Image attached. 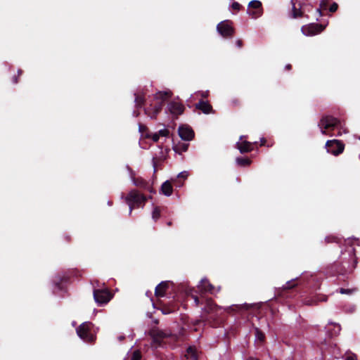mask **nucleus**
Instances as JSON below:
<instances>
[{"label":"nucleus","instance_id":"obj_1","mask_svg":"<svg viewBox=\"0 0 360 360\" xmlns=\"http://www.w3.org/2000/svg\"><path fill=\"white\" fill-rule=\"evenodd\" d=\"M146 200L145 197L136 191H131L126 197V201L129 206V212L132 211L134 205H139L143 203Z\"/></svg>","mask_w":360,"mask_h":360},{"label":"nucleus","instance_id":"obj_2","mask_svg":"<svg viewBox=\"0 0 360 360\" xmlns=\"http://www.w3.org/2000/svg\"><path fill=\"white\" fill-rule=\"evenodd\" d=\"M91 325L90 322H85L81 324L77 329L79 337L86 342H93L94 340V335L89 333Z\"/></svg>","mask_w":360,"mask_h":360},{"label":"nucleus","instance_id":"obj_3","mask_svg":"<svg viewBox=\"0 0 360 360\" xmlns=\"http://www.w3.org/2000/svg\"><path fill=\"white\" fill-rule=\"evenodd\" d=\"M339 123V121L332 117H323L320 122V127L323 134H327L328 131L333 129Z\"/></svg>","mask_w":360,"mask_h":360},{"label":"nucleus","instance_id":"obj_4","mask_svg":"<svg viewBox=\"0 0 360 360\" xmlns=\"http://www.w3.org/2000/svg\"><path fill=\"white\" fill-rule=\"evenodd\" d=\"M94 297L98 304H102L108 302L112 298V295L107 289L96 290L94 292Z\"/></svg>","mask_w":360,"mask_h":360},{"label":"nucleus","instance_id":"obj_5","mask_svg":"<svg viewBox=\"0 0 360 360\" xmlns=\"http://www.w3.org/2000/svg\"><path fill=\"white\" fill-rule=\"evenodd\" d=\"M326 148L329 153L337 155L342 153L344 145L338 140H331L327 141Z\"/></svg>","mask_w":360,"mask_h":360},{"label":"nucleus","instance_id":"obj_6","mask_svg":"<svg viewBox=\"0 0 360 360\" xmlns=\"http://www.w3.org/2000/svg\"><path fill=\"white\" fill-rule=\"evenodd\" d=\"M324 27L318 24H309L302 27V32L306 36H313L322 32Z\"/></svg>","mask_w":360,"mask_h":360},{"label":"nucleus","instance_id":"obj_7","mask_svg":"<svg viewBox=\"0 0 360 360\" xmlns=\"http://www.w3.org/2000/svg\"><path fill=\"white\" fill-rule=\"evenodd\" d=\"M262 4L259 1L253 0L248 4V14L255 18L262 15Z\"/></svg>","mask_w":360,"mask_h":360},{"label":"nucleus","instance_id":"obj_8","mask_svg":"<svg viewBox=\"0 0 360 360\" xmlns=\"http://www.w3.org/2000/svg\"><path fill=\"white\" fill-rule=\"evenodd\" d=\"M217 31L223 36V37H229L233 34V30L231 25L230 22L229 21H223L218 24L217 27Z\"/></svg>","mask_w":360,"mask_h":360},{"label":"nucleus","instance_id":"obj_9","mask_svg":"<svg viewBox=\"0 0 360 360\" xmlns=\"http://www.w3.org/2000/svg\"><path fill=\"white\" fill-rule=\"evenodd\" d=\"M179 134L180 137L186 141L191 140L194 136V132L188 126L183 125L179 128Z\"/></svg>","mask_w":360,"mask_h":360},{"label":"nucleus","instance_id":"obj_10","mask_svg":"<svg viewBox=\"0 0 360 360\" xmlns=\"http://www.w3.org/2000/svg\"><path fill=\"white\" fill-rule=\"evenodd\" d=\"M168 109L172 114L179 115L183 113L184 107L177 102H172L169 104Z\"/></svg>","mask_w":360,"mask_h":360},{"label":"nucleus","instance_id":"obj_11","mask_svg":"<svg viewBox=\"0 0 360 360\" xmlns=\"http://www.w3.org/2000/svg\"><path fill=\"white\" fill-rule=\"evenodd\" d=\"M237 146L240 153H247L252 150V143L245 140L240 137V141L237 143Z\"/></svg>","mask_w":360,"mask_h":360},{"label":"nucleus","instance_id":"obj_12","mask_svg":"<svg viewBox=\"0 0 360 360\" xmlns=\"http://www.w3.org/2000/svg\"><path fill=\"white\" fill-rule=\"evenodd\" d=\"M150 334L153 340V342L157 344L160 342L161 339H162L163 338H165L166 336L163 332H162L158 329L152 330Z\"/></svg>","mask_w":360,"mask_h":360},{"label":"nucleus","instance_id":"obj_13","mask_svg":"<svg viewBox=\"0 0 360 360\" xmlns=\"http://www.w3.org/2000/svg\"><path fill=\"white\" fill-rule=\"evenodd\" d=\"M167 288L168 283L167 282L160 283L155 288V295L157 297H163Z\"/></svg>","mask_w":360,"mask_h":360},{"label":"nucleus","instance_id":"obj_14","mask_svg":"<svg viewBox=\"0 0 360 360\" xmlns=\"http://www.w3.org/2000/svg\"><path fill=\"white\" fill-rule=\"evenodd\" d=\"M198 288L202 291L212 292L214 288L209 281L205 278L201 280Z\"/></svg>","mask_w":360,"mask_h":360},{"label":"nucleus","instance_id":"obj_15","mask_svg":"<svg viewBox=\"0 0 360 360\" xmlns=\"http://www.w3.org/2000/svg\"><path fill=\"white\" fill-rule=\"evenodd\" d=\"M196 108L201 110L204 113L208 114L212 112V106L205 101H200L196 105Z\"/></svg>","mask_w":360,"mask_h":360},{"label":"nucleus","instance_id":"obj_16","mask_svg":"<svg viewBox=\"0 0 360 360\" xmlns=\"http://www.w3.org/2000/svg\"><path fill=\"white\" fill-rule=\"evenodd\" d=\"M171 96L172 92L169 90L165 91H159L155 94V99L158 101H163L164 100L171 97Z\"/></svg>","mask_w":360,"mask_h":360},{"label":"nucleus","instance_id":"obj_17","mask_svg":"<svg viewBox=\"0 0 360 360\" xmlns=\"http://www.w3.org/2000/svg\"><path fill=\"white\" fill-rule=\"evenodd\" d=\"M162 192L165 195H170L172 193V186L170 184V182L169 181H166L165 182L162 186Z\"/></svg>","mask_w":360,"mask_h":360},{"label":"nucleus","instance_id":"obj_18","mask_svg":"<svg viewBox=\"0 0 360 360\" xmlns=\"http://www.w3.org/2000/svg\"><path fill=\"white\" fill-rule=\"evenodd\" d=\"M186 356L188 358L192 359V360H197L198 356L196 349L193 347H188L187 349Z\"/></svg>","mask_w":360,"mask_h":360},{"label":"nucleus","instance_id":"obj_19","mask_svg":"<svg viewBox=\"0 0 360 360\" xmlns=\"http://www.w3.org/2000/svg\"><path fill=\"white\" fill-rule=\"evenodd\" d=\"M236 161L238 165H243V166L248 165L250 164V160L248 159L238 158V159H237Z\"/></svg>","mask_w":360,"mask_h":360},{"label":"nucleus","instance_id":"obj_20","mask_svg":"<svg viewBox=\"0 0 360 360\" xmlns=\"http://www.w3.org/2000/svg\"><path fill=\"white\" fill-rule=\"evenodd\" d=\"M292 2L293 4V17L297 18L301 16L302 13L296 8V3H295L293 1Z\"/></svg>","mask_w":360,"mask_h":360},{"label":"nucleus","instance_id":"obj_21","mask_svg":"<svg viewBox=\"0 0 360 360\" xmlns=\"http://www.w3.org/2000/svg\"><path fill=\"white\" fill-rule=\"evenodd\" d=\"M160 216V210L158 207H155L153 212L152 217L154 219H158Z\"/></svg>","mask_w":360,"mask_h":360},{"label":"nucleus","instance_id":"obj_22","mask_svg":"<svg viewBox=\"0 0 360 360\" xmlns=\"http://www.w3.org/2000/svg\"><path fill=\"white\" fill-rule=\"evenodd\" d=\"M264 340V335L257 329L256 330V340L262 342Z\"/></svg>","mask_w":360,"mask_h":360},{"label":"nucleus","instance_id":"obj_23","mask_svg":"<svg viewBox=\"0 0 360 360\" xmlns=\"http://www.w3.org/2000/svg\"><path fill=\"white\" fill-rule=\"evenodd\" d=\"M161 108H162V103L157 102V103H155L154 108L152 109L154 115H156L158 112H159L160 110H161Z\"/></svg>","mask_w":360,"mask_h":360},{"label":"nucleus","instance_id":"obj_24","mask_svg":"<svg viewBox=\"0 0 360 360\" xmlns=\"http://www.w3.org/2000/svg\"><path fill=\"white\" fill-rule=\"evenodd\" d=\"M141 355L139 351H134L131 357V360H141Z\"/></svg>","mask_w":360,"mask_h":360},{"label":"nucleus","instance_id":"obj_25","mask_svg":"<svg viewBox=\"0 0 360 360\" xmlns=\"http://www.w3.org/2000/svg\"><path fill=\"white\" fill-rule=\"evenodd\" d=\"M159 134V137H166L169 134V131L166 129H161L158 133Z\"/></svg>","mask_w":360,"mask_h":360},{"label":"nucleus","instance_id":"obj_26","mask_svg":"<svg viewBox=\"0 0 360 360\" xmlns=\"http://www.w3.org/2000/svg\"><path fill=\"white\" fill-rule=\"evenodd\" d=\"M207 308L205 309L207 312H210L213 310L214 306L211 300L207 301Z\"/></svg>","mask_w":360,"mask_h":360},{"label":"nucleus","instance_id":"obj_27","mask_svg":"<svg viewBox=\"0 0 360 360\" xmlns=\"http://www.w3.org/2000/svg\"><path fill=\"white\" fill-rule=\"evenodd\" d=\"M231 8L234 10L238 11L240 8V5L238 2H234L232 4Z\"/></svg>","mask_w":360,"mask_h":360},{"label":"nucleus","instance_id":"obj_28","mask_svg":"<svg viewBox=\"0 0 360 360\" xmlns=\"http://www.w3.org/2000/svg\"><path fill=\"white\" fill-rule=\"evenodd\" d=\"M159 139H160V137H159L158 134L155 133V134H153L152 139L154 142L158 141Z\"/></svg>","mask_w":360,"mask_h":360},{"label":"nucleus","instance_id":"obj_29","mask_svg":"<svg viewBox=\"0 0 360 360\" xmlns=\"http://www.w3.org/2000/svg\"><path fill=\"white\" fill-rule=\"evenodd\" d=\"M345 360H356V356L354 354H349L346 356Z\"/></svg>","mask_w":360,"mask_h":360},{"label":"nucleus","instance_id":"obj_30","mask_svg":"<svg viewBox=\"0 0 360 360\" xmlns=\"http://www.w3.org/2000/svg\"><path fill=\"white\" fill-rule=\"evenodd\" d=\"M179 177L186 179L188 176V172H182L179 174Z\"/></svg>","mask_w":360,"mask_h":360},{"label":"nucleus","instance_id":"obj_31","mask_svg":"<svg viewBox=\"0 0 360 360\" xmlns=\"http://www.w3.org/2000/svg\"><path fill=\"white\" fill-rule=\"evenodd\" d=\"M338 9V5L336 4H333L330 8V11L331 12H335L336 10Z\"/></svg>","mask_w":360,"mask_h":360},{"label":"nucleus","instance_id":"obj_32","mask_svg":"<svg viewBox=\"0 0 360 360\" xmlns=\"http://www.w3.org/2000/svg\"><path fill=\"white\" fill-rule=\"evenodd\" d=\"M351 292V290H346V289H343V288H341V289H340V292H341L342 294L349 293V292Z\"/></svg>","mask_w":360,"mask_h":360},{"label":"nucleus","instance_id":"obj_33","mask_svg":"<svg viewBox=\"0 0 360 360\" xmlns=\"http://www.w3.org/2000/svg\"><path fill=\"white\" fill-rule=\"evenodd\" d=\"M134 184H135V185H136V186H142V185H143V181H142V180H141L140 181H134Z\"/></svg>","mask_w":360,"mask_h":360},{"label":"nucleus","instance_id":"obj_34","mask_svg":"<svg viewBox=\"0 0 360 360\" xmlns=\"http://www.w3.org/2000/svg\"><path fill=\"white\" fill-rule=\"evenodd\" d=\"M295 285V283H293V285H290V283H287L286 285L285 286V288H291L292 287H294Z\"/></svg>","mask_w":360,"mask_h":360},{"label":"nucleus","instance_id":"obj_35","mask_svg":"<svg viewBox=\"0 0 360 360\" xmlns=\"http://www.w3.org/2000/svg\"><path fill=\"white\" fill-rule=\"evenodd\" d=\"M194 300L195 304L198 305L199 304V300L197 297H194Z\"/></svg>","mask_w":360,"mask_h":360},{"label":"nucleus","instance_id":"obj_36","mask_svg":"<svg viewBox=\"0 0 360 360\" xmlns=\"http://www.w3.org/2000/svg\"><path fill=\"white\" fill-rule=\"evenodd\" d=\"M187 148H188V145H186V144H184L183 150H184V151L187 150Z\"/></svg>","mask_w":360,"mask_h":360},{"label":"nucleus","instance_id":"obj_37","mask_svg":"<svg viewBox=\"0 0 360 360\" xmlns=\"http://www.w3.org/2000/svg\"><path fill=\"white\" fill-rule=\"evenodd\" d=\"M237 44L238 46H241V41L240 40L237 41Z\"/></svg>","mask_w":360,"mask_h":360},{"label":"nucleus","instance_id":"obj_38","mask_svg":"<svg viewBox=\"0 0 360 360\" xmlns=\"http://www.w3.org/2000/svg\"><path fill=\"white\" fill-rule=\"evenodd\" d=\"M136 102L137 103L140 104L142 101H141V100L139 101V100H138V98H136Z\"/></svg>","mask_w":360,"mask_h":360},{"label":"nucleus","instance_id":"obj_39","mask_svg":"<svg viewBox=\"0 0 360 360\" xmlns=\"http://www.w3.org/2000/svg\"><path fill=\"white\" fill-rule=\"evenodd\" d=\"M248 360H259V359H256V358H250V359H248Z\"/></svg>","mask_w":360,"mask_h":360},{"label":"nucleus","instance_id":"obj_40","mask_svg":"<svg viewBox=\"0 0 360 360\" xmlns=\"http://www.w3.org/2000/svg\"><path fill=\"white\" fill-rule=\"evenodd\" d=\"M143 128H144L143 127L140 126V127H139V129H140V131H141L143 130Z\"/></svg>","mask_w":360,"mask_h":360},{"label":"nucleus","instance_id":"obj_41","mask_svg":"<svg viewBox=\"0 0 360 360\" xmlns=\"http://www.w3.org/2000/svg\"><path fill=\"white\" fill-rule=\"evenodd\" d=\"M290 67H291V66H290V65H288L286 66V68H287V69H290Z\"/></svg>","mask_w":360,"mask_h":360}]
</instances>
